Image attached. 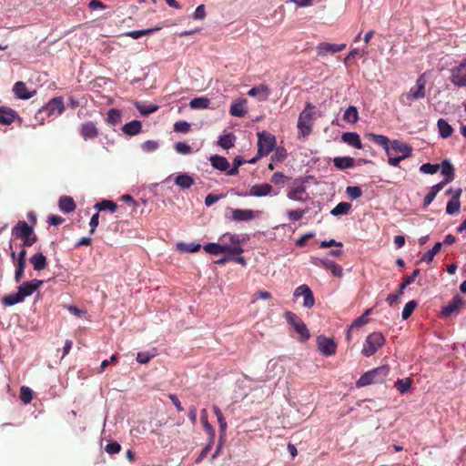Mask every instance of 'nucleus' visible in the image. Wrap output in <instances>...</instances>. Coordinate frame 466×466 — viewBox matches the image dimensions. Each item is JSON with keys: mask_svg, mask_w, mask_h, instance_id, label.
Wrapping results in <instances>:
<instances>
[{"mask_svg": "<svg viewBox=\"0 0 466 466\" xmlns=\"http://www.w3.org/2000/svg\"><path fill=\"white\" fill-rule=\"evenodd\" d=\"M411 383L410 378L400 379L395 382V387L400 394H405L410 390Z\"/></svg>", "mask_w": 466, "mask_h": 466, "instance_id": "37998d69", "label": "nucleus"}, {"mask_svg": "<svg viewBox=\"0 0 466 466\" xmlns=\"http://www.w3.org/2000/svg\"><path fill=\"white\" fill-rule=\"evenodd\" d=\"M273 187L271 185L264 183L254 185L250 187L248 195L252 197H266L271 194Z\"/></svg>", "mask_w": 466, "mask_h": 466, "instance_id": "6ab92c4d", "label": "nucleus"}, {"mask_svg": "<svg viewBox=\"0 0 466 466\" xmlns=\"http://www.w3.org/2000/svg\"><path fill=\"white\" fill-rule=\"evenodd\" d=\"M213 411H214L215 415L217 416L220 431L222 432H225L226 429H227V422H226V420H225L221 410H219L218 407L214 406L213 407Z\"/></svg>", "mask_w": 466, "mask_h": 466, "instance_id": "4d7b16f0", "label": "nucleus"}, {"mask_svg": "<svg viewBox=\"0 0 466 466\" xmlns=\"http://www.w3.org/2000/svg\"><path fill=\"white\" fill-rule=\"evenodd\" d=\"M95 208L98 211L108 210L110 213H115L117 209V205L111 200L104 199L96 203Z\"/></svg>", "mask_w": 466, "mask_h": 466, "instance_id": "e433bc0d", "label": "nucleus"}, {"mask_svg": "<svg viewBox=\"0 0 466 466\" xmlns=\"http://www.w3.org/2000/svg\"><path fill=\"white\" fill-rule=\"evenodd\" d=\"M276 146V137L268 131L258 133V157L268 156Z\"/></svg>", "mask_w": 466, "mask_h": 466, "instance_id": "0eeeda50", "label": "nucleus"}, {"mask_svg": "<svg viewBox=\"0 0 466 466\" xmlns=\"http://www.w3.org/2000/svg\"><path fill=\"white\" fill-rule=\"evenodd\" d=\"M395 147H399L401 149V151L405 152V154H407V157H410L411 156V152H412L411 147L400 140H398V139H394L391 141L390 147H389L386 154L400 156V151L395 149Z\"/></svg>", "mask_w": 466, "mask_h": 466, "instance_id": "dca6fc26", "label": "nucleus"}, {"mask_svg": "<svg viewBox=\"0 0 466 466\" xmlns=\"http://www.w3.org/2000/svg\"><path fill=\"white\" fill-rule=\"evenodd\" d=\"M25 268V262H17L15 263V281L19 283L24 278V272Z\"/></svg>", "mask_w": 466, "mask_h": 466, "instance_id": "6e6d98bb", "label": "nucleus"}, {"mask_svg": "<svg viewBox=\"0 0 466 466\" xmlns=\"http://www.w3.org/2000/svg\"><path fill=\"white\" fill-rule=\"evenodd\" d=\"M16 116L17 114L14 109L5 106H0V123L2 125H11Z\"/></svg>", "mask_w": 466, "mask_h": 466, "instance_id": "cd10ccee", "label": "nucleus"}, {"mask_svg": "<svg viewBox=\"0 0 466 466\" xmlns=\"http://www.w3.org/2000/svg\"><path fill=\"white\" fill-rule=\"evenodd\" d=\"M29 262L32 264L34 269L36 271H41L47 267L46 257L41 252L34 254L29 258Z\"/></svg>", "mask_w": 466, "mask_h": 466, "instance_id": "393cba45", "label": "nucleus"}, {"mask_svg": "<svg viewBox=\"0 0 466 466\" xmlns=\"http://www.w3.org/2000/svg\"><path fill=\"white\" fill-rule=\"evenodd\" d=\"M194 178L188 174H179L175 178V184L182 189H187L194 185Z\"/></svg>", "mask_w": 466, "mask_h": 466, "instance_id": "2f4dec72", "label": "nucleus"}, {"mask_svg": "<svg viewBox=\"0 0 466 466\" xmlns=\"http://www.w3.org/2000/svg\"><path fill=\"white\" fill-rule=\"evenodd\" d=\"M464 305L465 300L461 296L456 295L446 306L442 307L441 314L444 317H449L453 313H458Z\"/></svg>", "mask_w": 466, "mask_h": 466, "instance_id": "f8f14e48", "label": "nucleus"}, {"mask_svg": "<svg viewBox=\"0 0 466 466\" xmlns=\"http://www.w3.org/2000/svg\"><path fill=\"white\" fill-rule=\"evenodd\" d=\"M210 105V100L207 97H195L193 98L189 106L193 109H205L208 108Z\"/></svg>", "mask_w": 466, "mask_h": 466, "instance_id": "a19ab883", "label": "nucleus"}, {"mask_svg": "<svg viewBox=\"0 0 466 466\" xmlns=\"http://www.w3.org/2000/svg\"><path fill=\"white\" fill-rule=\"evenodd\" d=\"M426 83L425 74L419 76L415 86L411 87L409 92L400 95V103L404 106H411L413 101L424 98Z\"/></svg>", "mask_w": 466, "mask_h": 466, "instance_id": "f257e3e1", "label": "nucleus"}, {"mask_svg": "<svg viewBox=\"0 0 466 466\" xmlns=\"http://www.w3.org/2000/svg\"><path fill=\"white\" fill-rule=\"evenodd\" d=\"M255 218V213L250 209H232V219L235 221H249Z\"/></svg>", "mask_w": 466, "mask_h": 466, "instance_id": "bb28decb", "label": "nucleus"}, {"mask_svg": "<svg viewBox=\"0 0 466 466\" xmlns=\"http://www.w3.org/2000/svg\"><path fill=\"white\" fill-rule=\"evenodd\" d=\"M13 92L18 99L25 100L33 96V93L28 91L26 85L22 81H18L14 85Z\"/></svg>", "mask_w": 466, "mask_h": 466, "instance_id": "412c9836", "label": "nucleus"}, {"mask_svg": "<svg viewBox=\"0 0 466 466\" xmlns=\"http://www.w3.org/2000/svg\"><path fill=\"white\" fill-rule=\"evenodd\" d=\"M142 124L138 120H133L129 123H127L122 127V130L125 134L128 136H135L141 132Z\"/></svg>", "mask_w": 466, "mask_h": 466, "instance_id": "473e14b6", "label": "nucleus"}, {"mask_svg": "<svg viewBox=\"0 0 466 466\" xmlns=\"http://www.w3.org/2000/svg\"><path fill=\"white\" fill-rule=\"evenodd\" d=\"M369 312L370 310H367L363 315L357 318L350 325V329H359L367 324Z\"/></svg>", "mask_w": 466, "mask_h": 466, "instance_id": "bf43d9fd", "label": "nucleus"}, {"mask_svg": "<svg viewBox=\"0 0 466 466\" xmlns=\"http://www.w3.org/2000/svg\"><path fill=\"white\" fill-rule=\"evenodd\" d=\"M270 94V90L268 86L265 85H259L258 86H254L248 90V95L250 96H258L259 100L265 101L268 99Z\"/></svg>", "mask_w": 466, "mask_h": 466, "instance_id": "c85d7f7f", "label": "nucleus"}, {"mask_svg": "<svg viewBox=\"0 0 466 466\" xmlns=\"http://www.w3.org/2000/svg\"><path fill=\"white\" fill-rule=\"evenodd\" d=\"M107 121L116 125L121 121V112L116 108H111L107 113Z\"/></svg>", "mask_w": 466, "mask_h": 466, "instance_id": "864d4df0", "label": "nucleus"}, {"mask_svg": "<svg viewBox=\"0 0 466 466\" xmlns=\"http://www.w3.org/2000/svg\"><path fill=\"white\" fill-rule=\"evenodd\" d=\"M161 28H162L161 26H157V27L150 28V29L130 31V32L126 33V35L132 37L133 39H138L144 35H148L152 34L153 32L158 31Z\"/></svg>", "mask_w": 466, "mask_h": 466, "instance_id": "c03bdc74", "label": "nucleus"}, {"mask_svg": "<svg viewBox=\"0 0 466 466\" xmlns=\"http://www.w3.org/2000/svg\"><path fill=\"white\" fill-rule=\"evenodd\" d=\"M59 208L65 213H70L76 209V203L73 198L65 196L59 198Z\"/></svg>", "mask_w": 466, "mask_h": 466, "instance_id": "72a5a7b5", "label": "nucleus"}, {"mask_svg": "<svg viewBox=\"0 0 466 466\" xmlns=\"http://www.w3.org/2000/svg\"><path fill=\"white\" fill-rule=\"evenodd\" d=\"M200 415H201V421H202V424H203L206 431L209 435V438L211 439V441L214 440L215 436H216V431H215V429L212 427V425L208 420L207 410L203 409L201 410Z\"/></svg>", "mask_w": 466, "mask_h": 466, "instance_id": "58836bf2", "label": "nucleus"}, {"mask_svg": "<svg viewBox=\"0 0 466 466\" xmlns=\"http://www.w3.org/2000/svg\"><path fill=\"white\" fill-rule=\"evenodd\" d=\"M246 99H238L234 101L230 106V114L231 116H238V117H243L247 111H246Z\"/></svg>", "mask_w": 466, "mask_h": 466, "instance_id": "a878e982", "label": "nucleus"}, {"mask_svg": "<svg viewBox=\"0 0 466 466\" xmlns=\"http://www.w3.org/2000/svg\"><path fill=\"white\" fill-rule=\"evenodd\" d=\"M317 343L319 350L321 352L324 356H332L336 353L337 345L335 341L330 339L327 338L323 335H319L317 338Z\"/></svg>", "mask_w": 466, "mask_h": 466, "instance_id": "9d476101", "label": "nucleus"}, {"mask_svg": "<svg viewBox=\"0 0 466 466\" xmlns=\"http://www.w3.org/2000/svg\"><path fill=\"white\" fill-rule=\"evenodd\" d=\"M333 164L338 169L344 170L353 167L355 161L354 158L350 157H336L333 158Z\"/></svg>", "mask_w": 466, "mask_h": 466, "instance_id": "c756f323", "label": "nucleus"}, {"mask_svg": "<svg viewBox=\"0 0 466 466\" xmlns=\"http://www.w3.org/2000/svg\"><path fill=\"white\" fill-rule=\"evenodd\" d=\"M20 399L25 404L30 403L33 399V390L30 388L25 387V386L21 387Z\"/></svg>", "mask_w": 466, "mask_h": 466, "instance_id": "603ef678", "label": "nucleus"}, {"mask_svg": "<svg viewBox=\"0 0 466 466\" xmlns=\"http://www.w3.org/2000/svg\"><path fill=\"white\" fill-rule=\"evenodd\" d=\"M450 80L457 87L466 86V57L459 66L451 69Z\"/></svg>", "mask_w": 466, "mask_h": 466, "instance_id": "1a4fd4ad", "label": "nucleus"}, {"mask_svg": "<svg viewBox=\"0 0 466 466\" xmlns=\"http://www.w3.org/2000/svg\"><path fill=\"white\" fill-rule=\"evenodd\" d=\"M346 193L351 199H356L362 195V190L360 187L350 186L346 188Z\"/></svg>", "mask_w": 466, "mask_h": 466, "instance_id": "052dcab7", "label": "nucleus"}, {"mask_svg": "<svg viewBox=\"0 0 466 466\" xmlns=\"http://www.w3.org/2000/svg\"><path fill=\"white\" fill-rule=\"evenodd\" d=\"M440 169L439 164L426 163L420 166V171L424 174H435Z\"/></svg>", "mask_w": 466, "mask_h": 466, "instance_id": "13d9d810", "label": "nucleus"}, {"mask_svg": "<svg viewBox=\"0 0 466 466\" xmlns=\"http://www.w3.org/2000/svg\"><path fill=\"white\" fill-rule=\"evenodd\" d=\"M154 356V354L140 351L137 355V361L140 364H147Z\"/></svg>", "mask_w": 466, "mask_h": 466, "instance_id": "69168bd1", "label": "nucleus"}, {"mask_svg": "<svg viewBox=\"0 0 466 466\" xmlns=\"http://www.w3.org/2000/svg\"><path fill=\"white\" fill-rule=\"evenodd\" d=\"M441 167V175L444 176V180L441 181V183H444V186L450 182H451L454 177H455V175H454V167L453 166L451 165V163L448 160H443L440 166Z\"/></svg>", "mask_w": 466, "mask_h": 466, "instance_id": "aec40b11", "label": "nucleus"}, {"mask_svg": "<svg viewBox=\"0 0 466 466\" xmlns=\"http://www.w3.org/2000/svg\"><path fill=\"white\" fill-rule=\"evenodd\" d=\"M235 138L236 137L233 134L221 136L218 140V145L226 149L231 148L234 147Z\"/></svg>", "mask_w": 466, "mask_h": 466, "instance_id": "49530a36", "label": "nucleus"}, {"mask_svg": "<svg viewBox=\"0 0 466 466\" xmlns=\"http://www.w3.org/2000/svg\"><path fill=\"white\" fill-rule=\"evenodd\" d=\"M219 240L223 243V245L228 244L230 247L238 246L240 247V238L238 235L226 233L224 234Z\"/></svg>", "mask_w": 466, "mask_h": 466, "instance_id": "ea45409f", "label": "nucleus"}, {"mask_svg": "<svg viewBox=\"0 0 466 466\" xmlns=\"http://www.w3.org/2000/svg\"><path fill=\"white\" fill-rule=\"evenodd\" d=\"M43 283L44 281L41 279L25 281L18 287V291L25 299V298L31 296L36 289H38L43 285Z\"/></svg>", "mask_w": 466, "mask_h": 466, "instance_id": "2eb2a0df", "label": "nucleus"}, {"mask_svg": "<svg viewBox=\"0 0 466 466\" xmlns=\"http://www.w3.org/2000/svg\"><path fill=\"white\" fill-rule=\"evenodd\" d=\"M214 443V440L211 441V439L209 438V441H208V443L207 444V446L201 451L200 454L198 455V457L196 459V463H200L203 459L208 454V452L210 451L211 448H212V445Z\"/></svg>", "mask_w": 466, "mask_h": 466, "instance_id": "0e129e2a", "label": "nucleus"}, {"mask_svg": "<svg viewBox=\"0 0 466 466\" xmlns=\"http://www.w3.org/2000/svg\"><path fill=\"white\" fill-rule=\"evenodd\" d=\"M79 133L84 140L95 139L99 132L96 124L92 121L83 123L79 127Z\"/></svg>", "mask_w": 466, "mask_h": 466, "instance_id": "ddd939ff", "label": "nucleus"}, {"mask_svg": "<svg viewBox=\"0 0 466 466\" xmlns=\"http://www.w3.org/2000/svg\"><path fill=\"white\" fill-rule=\"evenodd\" d=\"M315 106L311 103H306L305 108L299 114L298 119V128L299 133L303 137H308L312 131V126L314 121Z\"/></svg>", "mask_w": 466, "mask_h": 466, "instance_id": "7ed1b4c3", "label": "nucleus"}, {"mask_svg": "<svg viewBox=\"0 0 466 466\" xmlns=\"http://www.w3.org/2000/svg\"><path fill=\"white\" fill-rule=\"evenodd\" d=\"M390 368L387 365H383L369 370L362 374L357 380V388H362L372 383H381L384 379L389 375Z\"/></svg>", "mask_w": 466, "mask_h": 466, "instance_id": "f03ea898", "label": "nucleus"}, {"mask_svg": "<svg viewBox=\"0 0 466 466\" xmlns=\"http://www.w3.org/2000/svg\"><path fill=\"white\" fill-rule=\"evenodd\" d=\"M177 249L183 252H188V253H194L198 252L201 248L200 244H194V243H178L177 245Z\"/></svg>", "mask_w": 466, "mask_h": 466, "instance_id": "8fccbe9b", "label": "nucleus"}, {"mask_svg": "<svg viewBox=\"0 0 466 466\" xmlns=\"http://www.w3.org/2000/svg\"><path fill=\"white\" fill-rule=\"evenodd\" d=\"M417 307V302L415 300H410L404 306V309L401 312V318L403 319H408L410 316L412 314L413 310Z\"/></svg>", "mask_w": 466, "mask_h": 466, "instance_id": "5fc2aeb1", "label": "nucleus"}, {"mask_svg": "<svg viewBox=\"0 0 466 466\" xmlns=\"http://www.w3.org/2000/svg\"><path fill=\"white\" fill-rule=\"evenodd\" d=\"M304 214V209L290 210L288 212V217L292 221H298L303 217Z\"/></svg>", "mask_w": 466, "mask_h": 466, "instance_id": "774afa93", "label": "nucleus"}, {"mask_svg": "<svg viewBox=\"0 0 466 466\" xmlns=\"http://www.w3.org/2000/svg\"><path fill=\"white\" fill-rule=\"evenodd\" d=\"M385 338L380 332H373L370 334L363 345L361 350L362 355L365 357H370L374 355L379 349H380L385 343Z\"/></svg>", "mask_w": 466, "mask_h": 466, "instance_id": "39448f33", "label": "nucleus"}, {"mask_svg": "<svg viewBox=\"0 0 466 466\" xmlns=\"http://www.w3.org/2000/svg\"><path fill=\"white\" fill-rule=\"evenodd\" d=\"M294 297H303V306L311 309L315 304V299L312 290L306 284H302L295 289Z\"/></svg>", "mask_w": 466, "mask_h": 466, "instance_id": "9b49d317", "label": "nucleus"}, {"mask_svg": "<svg viewBox=\"0 0 466 466\" xmlns=\"http://www.w3.org/2000/svg\"><path fill=\"white\" fill-rule=\"evenodd\" d=\"M105 451L108 454H116L121 451V445L116 441H112L106 445Z\"/></svg>", "mask_w": 466, "mask_h": 466, "instance_id": "e2e57ef3", "label": "nucleus"}, {"mask_svg": "<svg viewBox=\"0 0 466 466\" xmlns=\"http://www.w3.org/2000/svg\"><path fill=\"white\" fill-rule=\"evenodd\" d=\"M461 193H462L461 188H457L454 191L451 198L448 201L447 206H446L447 214L453 215L460 210V208H461L460 198H461Z\"/></svg>", "mask_w": 466, "mask_h": 466, "instance_id": "a211bd4d", "label": "nucleus"}, {"mask_svg": "<svg viewBox=\"0 0 466 466\" xmlns=\"http://www.w3.org/2000/svg\"><path fill=\"white\" fill-rule=\"evenodd\" d=\"M341 139L343 142L347 143L348 145L361 149L363 147L360 137L359 134L356 132H346L343 133L341 136Z\"/></svg>", "mask_w": 466, "mask_h": 466, "instance_id": "5701e85b", "label": "nucleus"}, {"mask_svg": "<svg viewBox=\"0 0 466 466\" xmlns=\"http://www.w3.org/2000/svg\"><path fill=\"white\" fill-rule=\"evenodd\" d=\"M190 130V124L187 121H178L174 125V131L180 133H187Z\"/></svg>", "mask_w": 466, "mask_h": 466, "instance_id": "680f3d73", "label": "nucleus"}, {"mask_svg": "<svg viewBox=\"0 0 466 466\" xmlns=\"http://www.w3.org/2000/svg\"><path fill=\"white\" fill-rule=\"evenodd\" d=\"M299 182L300 184L293 188H291L287 196L289 199L291 200H297V201H301L302 200V197L301 195L305 193L306 191V187L303 186V183L305 182V180L303 178H297L295 180V183H298Z\"/></svg>", "mask_w": 466, "mask_h": 466, "instance_id": "4be33fe9", "label": "nucleus"}, {"mask_svg": "<svg viewBox=\"0 0 466 466\" xmlns=\"http://www.w3.org/2000/svg\"><path fill=\"white\" fill-rule=\"evenodd\" d=\"M33 227H30L25 221L20 220L17 222V224L12 228V234L21 238L22 240L25 239L26 237L31 235L33 231Z\"/></svg>", "mask_w": 466, "mask_h": 466, "instance_id": "f3484780", "label": "nucleus"}, {"mask_svg": "<svg viewBox=\"0 0 466 466\" xmlns=\"http://www.w3.org/2000/svg\"><path fill=\"white\" fill-rule=\"evenodd\" d=\"M135 106H136V108L139 111V113L143 116H148L152 113H155L158 109V106H157V105L145 106L139 102H137L135 104Z\"/></svg>", "mask_w": 466, "mask_h": 466, "instance_id": "09e8293b", "label": "nucleus"}, {"mask_svg": "<svg viewBox=\"0 0 466 466\" xmlns=\"http://www.w3.org/2000/svg\"><path fill=\"white\" fill-rule=\"evenodd\" d=\"M351 208L348 202H339L335 208H332L330 214L332 216L346 215Z\"/></svg>", "mask_w": 466, "mask_h": 466, "instance_id": "de8ad7c7", "label": "nucleus"}, {"mask_svg": "<svg viewBox=\"0 0 466 466\" xmlns=\"http://www.w3.org/2000/svg\"><path fill=\"white\" fill-rule=\"evenodd\" d=\"M209 160L212 167L216 169H218L220 171H227L229 168V163L224 157L215 155L211 156Z\"/></svg>", "mask_w": 466, "mask_h": 466, "instance_id": "7c9ffc66", "label": "nucleus"}, {"mask_svg": "<svg viewBox=\"0 0 466 466\" xmlns=\"http://www.w3.org/2000/svg\"><path fill=\"white\" fill-rule=\"evenodd\" d=\"M24 300L23 296H21L20 292L10 293L3 298L2 302L5 306H13Z\"/></svg>", "mask_w": 466, "mask_h": 466, "instance_id": "4c0bfd02", "label": "nucleus"}, {"mask_svg": "<svg viewBox=\"0 0 466 466\" xmlns=\"http://www.w3.org/2000/svg\"><path fill=\"white\" fill-rule=\"evenodd\" d=\"M346 48V44H330L327 42H321L317 46L318 55L324 56L327 54H335L340 52Z\"/></svg>", "mask_w": 466, "mask_h": 466, "instance_id": "4468645a", "label": "nucleus"}, {"mask_svg": "<svg viewBox=\"0 0 466 466\" xmlns=\"http://www.w3.org/2000/svg\"><path fill=\"white\" fill-rule=\"evenodd\" d=\"M287 322L292 326L295 331L299 335L301 341H306L310 338L309 330L303 320L295 313L287 311L284 313Z\"/></svg>", "mask_w": 466, "mask_h": 466, "instance_id": "423d86ee", "label": "nucleus"}, {"mask_svg": "<svg viewBox=\"0 0 466 466\" xmlns=\"http://www.w3.org/2000/svg\"><path fill=\"white\" fill-rule=\"evenodd\" d=\"M359 119V113L354 106H349L343 115V120L349 122V123H356Z\"/></svg>", "mask_w": 466, "mask_h": 466, "instance_id": "79ce46f5", "label": "nucleus"}, {"mask_svg": "<svg viewBox=\"0 0 466 466\" xmlns=\"http://www.w3.org/2000/svg\"><path fill=\"white\" fill-rule=\"evenodd\" d=\"M65 111V104L63 97L56 96L48 101V103L40 108L37 113L35 114V118L41 120H44V117H42V115H46L47 116H58L61 115Z\"/></svg>", "mask_w": 466, "mask_h": 466, "instance_id": "20e7f679", "label": "nucleus"}, {"mask_svg": "<svg viewBox=\"0 0 466 466\" xmlns=\"http://www.w3.org/2000/svg\"><path fill=\"white\" fill-rule=\"evenodd\" d=\"M420 275V269L416 268L413 270V272L411 273V275L410 276H407V277H404L403 278V280L402 282L400 283V294H402L404 289L409 286L410 285L411 283H413V281L415 280V279Z\"/></svg>", "mask_w": 466, "mask_h": 466, "instance_id": "a18cd8bd", "label": "nucleus"}, {"mask_svg": "<svg viewBox=\"0 0 466 466\" xmlns=\"http://www.w3.org/2000/svg\"><path fill=\"white\" fill-rule=\"evenodd\" d=\"M175 149L177 153L183 154V155H187L191 152V147L184 142L176 143Z\"/></svg>", "mask_w": 466, "mask_h": 466, "instance_id": "338daca9", "label": "nucleus"}, {"mask_svg": "<svg viewBox=\"0 0 466 466\" xmlns=\"http://www.w3.org/2000/svg\"><path fill=\"white\" fill-rule=\"evenodd\" d=\"M395 149L400 151V156L387 155L388 156V163L390 166H392V167H398L400 165V161L407 158V154H405V152L401 151L400 148L395 147Z\"/></svg>", "mask_w": 466, "mask_h": 466, "instance_id": "3c124183", "label": "nucleus"}, {"mask_svg": "<svg viewBox=\"0 0 466 466\" xmlns=\"http://www.w3.org/2000/svg\"><path fill=\"white\" fill-rule=\"evenodd\" d=\"M204 250L211 255H218L221 253L240 255L244 251L243 248L238 246L230 247L228 244L223 245L218 243H208L204 246Z\"/></svg>", "mask_w": 466, "mask_h": 466, "instance_id": "6e6552de", "label": "nucleus"}, {"mask_svg": "<svg viewBox=\"0 0 466 466\" xmlns=\"http://www.w3.org/2000/svg\"><path fill=\"white\" fill-rule=\"evenodd\" d=\"M440 136L442 138L450 137L453 133L452 127L443 118H440L437 122Z\"/></svg>", "mask_w": 466, "mask_h": 466, "instance_id": "f704fd0d", "label": "nucleus"}, {"mask_svg": "<svg viewBox=\"0 0 466 466\" xmlns=\"http://www.w3.org/2000/svg\"><path fill=\"white\" fill-rule=\"evenodd\" d=\"M444 187V183H438L430 188L429 193L423 199V207H428L436 198L437 194Z\"/></svg>", "mask_w": 466, "mask_h": 466, "instance_id": "c9c22d12", "label": "nucleus"}, {"mask_svg": "<svg viewBox=\"0 0 466 466\" xmlns=\"http://www.w3.org/2000/svg\"><path fill=\"white\" fill-rule=\"evenodd\" d=\"M365 137L369 140H370L373 143H375V144L380 146L381 147H383V149L385 150L386 153H387L389 147H390L391 141L386 136L377 135V134H374V133H368V134L365 135Z\"/></svg>", "mask_w": 466, "mask_h": 466, "instance_id": "b1692460", "label": "nucleus"}]
</instances>
